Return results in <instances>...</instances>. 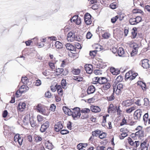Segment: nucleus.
<instances>
[{
  "label": "nucleus",
  "mask_w": 150,
  "mask_h": 150,
  "mask_svg": "<svg viewBox=\"0 0 150 150\" xmlns=\"http://www.w3.org/2000/svg\"><path fill=\"white\" fill-rule=\"evenodd\" d=\"M110 7L111 8L114 9L116 8L117 5L115 4L112 3L110 5Z\"/></svg>",
  "instance_id": "63"
},
{
  "label": "nucleus",
  "mask_w": 150,
  "mask_h": 150,
  "mask_svg": "<svg viewBox=\"0 0 150 150\" xmlns=\"http://www.w3.org/2000/svg\"><path fill=\"white\" fill-rule=\"evenodd\" d=\"M49 122L47 121H46L41 125L40 131L42 132H45L47 129L49 127Z\"/></svg>",
  "instance_id": "5"
},
{
  "label": "nucleus",
  "mask_w": 150,
  "mask_h": 150,
  "mask_svg": "<svg viewBox=\"0 0 150 150\" xmlns=\"http://www.w3.org/2000/svg\"><path fill=\"white\" fill-rule=\"evenodd\" d=\"M90 110L89 109L84 108L80 110V112L82 113L87 114L89 113Z\"/></svg>",
  "instance_id": "27"
},
{
  "label": "nucleus",
  "mask_w": 150,
  "mask_h": 150,
  "mask_svg": "<svg viewBox=\"0 0 150 150\" xmlns=\"http://www.w3.org/2000/svg\"><path fill=\"white\" fill-rule=\"evenodd\" d=\"M133 104L132 100H128L123 101L122 105L126 107L130 106Z\"/></svg>",
  "instance_id": "10"
},
{
  "label": "nucleus",
  "mask_w": 150,
  "mask_h": 150,
  "mask_svg": "<svg viewBox=\"0 0 150 150\" xmlns=\"http://www.w3.org/2000/svg\"><path fill=\"white\" fill-rule=\"evenodd\" d=\"M61 83L62 88L64 89L66 88V80L62 79L61 81Z\"/></svg>",
  "instance_id": "33"
},
{
  "label": "nucleus",
  "mask_w": 150,
  "mask_h": 150,
  "mask_svg": "<svg viewBox=\"0 0 150 150\" xmlns=\"http://www.w3.org/2000/svg\"><path fill=\"white\" fill-rule=\"evenodd\" d=\"M21 81L24 84H26L28 82V79L26 76L22 77Z\"/></svg>",
  "instance_id": "38"
},
{
  "label": "nucleus",
  "mask_w": 150,
  "mask_h": 150,
  "mask_svg": "<svg viewBox=\"0 0 150 150\" xmlns=\"http://www.w3.org/2000/svg\"><path fill=\"white\" fill-rule=\"evenodd\" d=\"M123 78L122 76L119 75L116 79V80L118 82H120L122 80Z\"/></svg>",
  "instance_id": "58"
},
{
  "label": "nucleus",
  "mask_w": 150,
  "mask_h": 150,
  "mask_svg": "<svg viewBox=\"0 0 150 150\" xmlns=\"http://www.w3.org/2000/svg\"><path fill=\"white\" fill-rule=\"evenodd\" d=\"M108 98V100L110 101L113 100L115 98V97L114 96V94L113 93H112L110 96H109Z\"/></svg>",
  "instance_id": "62"
},
{
  "label": "nucleus",
  "mask_w": 150,
  "mask_h": 150,
  "mask_svg": "<svg viewBox=\"0 0 150 150\" xmlns=\"http://www.w3.org/2000/svg\"><path fill=\"white\" fill-rule=\"evenodd\" d=\"M110 87V84L109 83L107 82L104 84L102 88L104 90H107Z\"/></svg>",
  "instance_id": "25"
},
{
  "label": "nucleus",
  "mask_w": 150,
  "mask_h": 150,
  "mask_svg": "<svg viewBox=\"0 0 150 150\" xmlns=\"http://www.w3.org/2000/svg\"><path fill=\"white\" fill-rule=\"evenodd\" d=\"M144 131L142 130V131H138L135 133L136 136L138 137H142L144 136Z\"/></svg>",
  "instance_id": "19"
},
{
  "label": "nucleus",
  "mask_w": 150,
  "mask_h": 150,
  "mask_svg": "<svg viewBox=\"0 0 150 150\" xmlns=\"http://www.w3.org/2000/svg\"><path fill=\"white\" fill-rule=\"evenodd\" d=\"M106 136V133L105 132H103L102 133H101L99 137L100 139H102L105 137Z\"/></svg>",
  "instance_id": "44"
},
{
  "label": "nucleus",
  "mask_w": 150,
  "mask_h": 150,
  "mask_svg": "<svg viewBox=\"0 0 150 150\" xmlns=\"http://www.w3.org/2000/svg\"><path fill=\"white\" fill-rule=\"evenodd\" d=\"M46 108L44 105L40 104H38L36 106V109L37 112L45 115L47 114L46 112Z\"/></svg>",
  "instance_id": "2"
},
{
  "label": "nucleus",
  "mask_w": 150,
  "mask_h": 150,
  "mask_svg": "<svg viewBox=\"0 0 150 150\" xmlns=\"http://www.w3.org/2000/svg\"><path fill=\"white\" fill-rule=\"evenodd\" d=\"M128 134L127 132H125L121 134L119 136V137L121 139H123L125 137H127Z\"/></svg>",
  "instance_id": "36"
},
{
  "label": "nucleus",
  "mask_w": 150,
  "mask_h": 150,
  "mask_svg": "<svg viewBox=\"0 0 150 150\" xmlns=\"http://www.w3.org/2000/svg\"><path fill=\"white\" fill-rule=\"evenodd\" d=\"M132 71H129L125 75V79H129L130 80V79L131 78V75H130V74H132Z\"/></svg>",
  "instance_id": "29"
},
{
  "label": "nucleus",
  "mask_w": 150,
  "mask_h": 150,
  "mask_svg": "<svg viewBox=\"0 0 150 150\" xmlns=\"http://www.w3.org/2000/svg\"><path fill=\"white\" fill-rule=\"evenodd\" d=\"M19 136V135L18 134L14 136V139L16 142H18Z\"/></svg>",
  "instance_id": "57"
},
{
  "label": "nucleus",
  "mask_w": 150,
  "mask_h": 150,
  "mask_svg": "<svg viewBox=\"0 0 150 150\" xmlns=\"http://www.w3.org/2000/svg\"><path fill=\"white\" fill-rule=\"evenodd\" d=\"M143 112L140 109L136 110L134 112V115L135 119L139 121L141 116Z\"/></svg>",
  "instance_id": "3"
},
{
  "label": "nucleus",
  "mask_w": 150,
  "mask_h": 150,
  "mask_svg": "<svg viewBox=\"0 0 150 150\" xmlns=\"http://www.w3.org/2000/svg\"><path fill=\"white\" fill-rule=\"evenodd\" d=\"M55 46L57 49H60L62 48L63 45L59 41H56L55 44Z\"/></svg>",
  "instance_id": "22"
},
{
  "label": "nucleus",
  "mask_w": 150,
  "mask_h": 150,
  "mask_svg": "<svg viewBox=\"0 0 150 150\" xmlns=\"http://www.w3.org/2000/svg\"><path fill=\"white\" fill-rule=\"evenodd\" d=\"M91 16L89 13H86L85 14L84 18L85 22L86 25H89L91 24Z\"/></svg>",
  "instance_id": "4"
},
{
  "label": "nucleus",
  "mask_w": 150,
  "mask_h": 150,
  "mask_svg": "<svg viewBox=\"0 0 150 150\" xmlns=\"http://www.w3.org/2000/svg\"><path fill=\"white\" fill-rule=\"evenodd\" d=\"M67 49L71 51H76V48L74 46L70 43H67L66 45Z\"/></svg>",
  "instance_id": "13"
},
{
  "label": "nucleus",
  "mask_w": 150,
  "mask_h": 150,
  "mask_svg": "<svg viewBox=\"0 0 150 150\" xmlns=\"http://www.w3.org/2000/svg\"><path fill=\"white\" fill-rule=\"evenodd\" d=\"M100 77H95L93 79V83L94 84H96L97 83H99V79Z\"/></svg>",
  "instance_id": "34"
},
{
  "label": "nucleus",
  "mask_w": 150,
  "mask_h": 150,
  "mask_svg": "<svg viewBox=\"0 0 150 150\" xmlns=\"http://www.w3.org/2000/svg\"><path fill=\"white\" fill-rule=\"evenodd\" d=\"M30 123L32 127H34L36 125V123L33 120L30 121Z\"/></svg>",
  "instance_id": "51"
},
{
  "label": "nucleus",
  "mask_w": 150,
  "mask_h": 150,
  "mask_svg": "<svg viewBox=\"0 0 150 150\" xmlns=\"http://www.w3.org/2000/svg\"><path fill=\"white\" fill-rule=\"evenodd\" d=\"M57 88L58 94L61 96H62L63 95V90L61 88V86L58 85V87Z\"/></svg>",
  "instance_id": "31"
},
{
  "label": "nucleus",
  "mask_w": 150,
  "mask_h": 150,
  "mask_svg": "<svg viewBox=\"0 0 150 150\" xmlns=\"http://www.w3.org/2000/svg\"><path fill=\"white\" fill-rule=\"evenodd\" d=\"M149 60L146 59H144L141 61L142 67L144 69H147L149 67Z\"/></svg>",
  "instance_id": "6"
},
{
  "label": "nucleus",
  "mask_w": 150,
  "mask_h": 150,
  "mask_svg": "<svg viewBox=\"0 0 150 150\" xmlns=\"http://www.w3.org/2000/svg\"><path fill=\"white\" fill-rule=\"evenodd\" d=\"M75 38L74 39V40L77 41L78 42L82 40V38L81 36L80 35H75V37L74 38Z\"/></svg>",
  "instance_id": "42"
},
{
  "label": "nucleus",
  "mask_w": 150,
  "mask_h": 150,
  "mask_svg": "<svg viewBox=\"0 0 150 150\" xmlns=\"http://www.w3.org/2000/svg\"><path fill=\"white\" fill-rule=\"evenodd\" d=\"M45 97L50 98L51 97V93L49 91H48L45 93Z\"/></svg>",
  "instance_id": "45"
},
{
  "label": "nucleus",
  "mask_w": 150,
  "mask_h": 150,
  "mask_svg": "<svg viewBox=\"0 0 150 150\" xmlns=\"http://www.w3.org/2000/svg\"><path fill=\"white\" fill-rule=\"evenodd\" d=\"M91 109L92 112L97 113L101 111L100 108L97 106L92 105L91 107Z\"/></svg>",
  "instance_id": "14"
},
{
  "label": "nucleus",
  "mask_w": 150,
  "mask_h": 150,
  "mask_svg": "<svg viewBox=\"0 0 150 150\" xmlns=\"http://www.w3.org/2000/svg\"><path fill=\"white\" fill-rule=\"evenodd\" d=\"M34 138L36 142H38L39 141H41L42 140L41 137H40L38 136H34Z\"/></svg>",
  "instance_id": "46"
},
{
  "label": "nucleus",
  "mask_w": 150,
  "mask_h": 150,
  "mask_svg": "<svg viewBox=\"0 0 150 150\" xmlns=\"http://www.w3.org/2000/svg\"><path fill=\"white\" fill-rule=\"evenodd\" d=\"M115 108H117L116 106L115 107L112 104H110L108 109V113H114L115 111Z\"/></svg>",
  "instance_id": "15"
},
{
  "label": "nucleus",
  "mask_w": 150,
  "mask_h": 150,
  "mask_svg": "<svg viewBox=\"0 0 150 150\" xmlns=\"http://www.w3.org/2000/svg\"><path fill=\"white\" fill-rule=\"evenodd\" d=\"M95 87L94 86L91 85L89 86L88 87L87 91V94L89 95L93 93L95 91Z\"/></svg>",
  "instance_id": "11"
},
{
  "label": "nucleus",
  "mask_w": 150,
  "mask_h": 150,
  "mask_svg": "<svg viewBox=\"0 0 150 150\" xmlns=\"http://www.w3.org/2000/svg\"><path fill=\"white\" fill-rule=\"evenodd\" d=\"M97 52V51L96 50L90 51L89 53L90 55L91 56H93V57H94L96 55Z\"/></svg>",
  "instance_id": "43"
},
{
  "label": "nucleus",
  "mask_w": 150,
  "mask_h": 150,
  "mask_svg": "<svg viewBox=\"0 0 150 150\" xmlns=\"http://www.w3.org/2000/svg\"><path fill=\"white\" fill-rule=\"evenodd\" d=\"M141 143L139 141H135V145L134 146V148L133 150H137V148L141 144Z\"/></svg>",
  "instance_id": "39"
},
{
  "label": "nucleus",
  "mask_w": 150,
  "mask_h": 150,
  "mask_svg": "<svg viewBox=\"0 0 150 150\" xmlns=\"http://www.w3.org/2000/svg\"><path fill=\"white\" fill-rule=\"evenodd\" d=\"M110 34L108 33H105L103 34L102 36L103 38L105 39H108L110 36Z\"/></svg>",
  "instance_id": "35"
},
{
  "label": "nucleus",
  "mask_w": 150,
  "mask_h": 150,
  "mask_svg": "<svg viewBox=\"0 0 150 150\" xmlns=\"http://www.w3.org/2000/svg\"><path fill=\"white\" fill-rule=\"evenodd\" d=\"M111 72L114 75H117L120 73V70L118 69H115L114 67H111L110 68Z\"/></svg>",
  "instance_id": "16"
},
{
  "label": "nucleus",
  "mask_w": 150,
  "mask_h": 150,
  "mask_svg": "<svg viewBox=\"0 0 150 150\" xmlns=\"http://www.w3.org/2000/svg\"><path fill=\"white\" fill-rule=\"evenodd\" d=\"M81 72V70L79 69H72L71 73L74 74L78 75Z\"/></svg>",
  "instance_id": "23"
},
{
  "label": "nucleus",
  "mask_w": 150,
  "mask_h": 150,
  "mask_svg": "<svg viewBox=\"0 0 150 150\" xmlns=\"http://www.w3.org/2000/svg\"><path fill=\"white\" fill-rule=\"evenodd\" d=\"M136 109V108L134 107H132L129 108L128 109H126V112L127 113H130L133 111L134 110Z\"/></svg>",
  "instance_id": "37"
},
{
  "label": "nucleus",
  "mask_w": 150,
  "mask_h": 150,
  "mask_svg": "<svg viewBox=\"0 0 150 150\" xmlns=\"http://www.w3.org/2000/svg\"><path fill=\"white\" fill-rule=\"evenodd\" d=\"M37 118L38 122H41L43 120V117L40 115H38L37 116Z\"/></svg>",
  "instance_id": "59"
},
{
  "label": "nucleus",
  "mask_w": 150,
  "mask_h": 150,
  "mask_svg": "<svg viewBox=\"0 0 150 150\" xmlns=\"http://www.w3.org/2000/svg\"><path fill=\"white\" fill-rule=\"evenodd\" d=\"M123 87V85L121 83H119L117 86L116 91L118 90L120 91L121 89H122Z\"/></svg>",
  "instance_id": "48"
},
{
  "label": "nucleus",
  "mask_w": 150,
  "mask_h": 150,
  "mask_svg": "<svg viewBox=\"0 0 150 150\" xmlns=\"http://www.w3.org/2000/svg\"><path fill=\"white\" fill-rule=\"evenodd\" d=\"M96 150H104L105 147L104 146H98L96 147Z\"/></svg>",
  "instance_id": "56"
},
{
  "label": "nucleus",
  "mask_w": 150,
  "mask_h": 150,
  "mask_svg": "<svg viewBox=\"0 0 150 150\" xmlns=\"http://www.w3.org/2000/svg\"><path fill=\"white\" fill-rule=\"evenodd\" d=\"M127 140L128 142L131 146H135V141L134 142L130 137H128Z\"/></svg>",
  "instance_id": "32"
},
{
  "label": "nucleus",
  "mask_w": 150,
  "mask_h": 150,
  "mask_svg": "<svg viewBox=\"0 0 150 150\" xmlns=\"http://www.w3.org/2000/svg\"><path fill=\"white\" fill-rule=\"evenodd\" d=\"M69 131L66 129H63L60 131V133L62 134H65L69 133Z\"/></svg>",
  "instance_id": "50"
},
{
  "label": "nucleus",
  "mask_w": 150,
  "mask_h": 150,
  "mask_svg": "<svg viewBox=\"0 0 150 150\" xmlns=\"http://www.w3.org/2000/svg\"><path fill=\"white\" fill-rule=\"evenodd\" d=\"M117 54L120 57H123L124 54V51L123 49L121 47H119L118 50Z\"/></svg>",
  "instance_id": "20"
},
{
  "label": "nucleus",
  "mask_w": 150,
  "mask_h": 150,
  "mask_svg": "<svg viewBox=\"0 0 150 150\" xmlns=\"http://www.w3.org/2000/svg\"><path fill=\"white\" fill-rule=\"evenodd\" d=\"M135 18L137 21L136 22L137 24L141 22L142 20V18L139 16H137Z\"/></svg>",
  "instance_id": "52"
},
{
  "label": "nucleus",
  "mask_w": 150,
  "mask_h": 150,
  "mask_svg": "<svg viewBox=\"0 0 150 150\" xmlns=\"http://www.w3.org/2000/svg\"><path fill=\"white\" fill-rule=\"evenodd\" d=\"M141 150H147L148 146L146 145V142L145 141L141 143L140 147Z\"/></svg>",
  "instance_id": "17"
},
{
  "label": "nucleus",
  "mask_w": 150,
  "mask_h": 150,
  "mask_svg": "<svg viewBox=\"0 0 150 150\" xmlns=\"http://www.w3.org/2000/svg\"><path fill=\"white\" fill-rule=\"evenodd\" d=\"M63 110L65 114L70 115L71 109H69L66 106H64L63 107Z\"/></svg>",
  "instance_id": "18"
},
{
  "label": "nucleus",
  "mask_w": 150,
  "mask_h": 150,
  "mask_svg": "<svg viewBox=\"0 0 150 150\" xmlns=\"http://www.w3.org/2000/svg\"><path fill=\"white\" fill-rule=\"evenodd\" d=\"M136 20L135 18H131L129 20V22L132 25H135L137 24Z\"/></svg>",
  "instance_id": "24"
},
{
  "label": "nucleus",
  "mask_w": 150,
  "mask_h": 150,
  "mask_svg": "<svg viewBox=\"0 0 150 150\" xmlns=\"http://www.w3.org/2000/svg\"><path fill=\"white\" fill-rule=\"evenodd\" d=\"M92 35L90 33V32H88L87 33L86 35V38L87 39H90L91 38Z\"/></svg>",
  "instance_id": "64"
},
{
  "label": "nucleus",
  "mask_w": 150,
  "mask_h": 150,
  "mask_svg": "<svg viewBox=\"0 0 150 150\" xmlns=\"http://www.w3.org/2000/svg\"><path fill=\"white\" fill-rule=\"evenodd\" d=\"M99 80V83L100 84H104L108 82L107 79L104 77H100Z\"/></svg>",
  "instance_id": "21"
},
{
  "label": "nucleus",
  "mask_w": 150,
  "mask_h": 150,
  "mask_svg": "<svg viewBox=\"0 0 150 150\" xmlns=\"http://www.w3.org/2000/svg\"><path fill=\"white\" fill-rule=\"evenodd\" d=\"M81 115L79 108L76 107L71 109L70 115H72L74 120H76L79 118Z\"/></svg>",
  "instance_id": "1"
},
{
  "label": "nucleus",
  "mask_w": 150,
  "mask_h": 150,
  "mask_svg": "<svg viewBox=\"0 0 150 150\" xmlns=\"http://www.w3.org/2000/svg\"><path fill=\"white\" fill-rule=\"evenodd\" d=\"M63 127V126L61 122H57V124L55 125L54 126V130L57 132H59L60 131Z\"/></svg>",
  "instance_id": "9"
},
{
  "label": "nucleus",
  "mask_w": 150,
  "mask_h": 150,
  "mask_svg": "<svg viewBox=\"0 0 150 150\" xmlns=\"http://www.w3.org/2000/svg\"><path fill=\"white\" fill-rule=\"evenodd\" d=\"M23 140V138L22 137H20L19 136L18 143L20 145H22Z\"/></svg>",
  "instance_id": "53"
},
{
  "label": "nucleus",
  "mask_w": 150,
  "mask_h": 150,
  "mask_svg": "<svg viewBox=\"0 0 150 150\" xmlns=\"http://www.w3.org/2000/svg\"><path fill=\"white\" fill-rule=\"evenodd\" d=\"M8 115V112L7 110H4L2 113V116L4 118H5Z\"/></svg>",
  "instance_id": "61"
},
{
  "label": "nucleus",
  "mask_w": 150,
  "mask_h": 150,
  "mask_svg": "<svg viewBox=\"0 0 150 150\" xmlns=\"http://www.w3.org/2000/svg\"><path fill=\"white\" fill-rule=\"evenodd\" d=\"M119 16L118 15L116 16L111 19V22L112 23H115L117 20L119 18Z\"/></svg>",
  "instance_id": "41"
},
{
  "label": "nucleus",
  "mask_w": 150,
  "mask_h": 150,
  "mask_svg": "<svg viewBox=\"0 0 150 150\" xmlns=\"http://www.w3.org/2000/svg\"><path fill=\"white\" fill-rule=\"evenodd\" d=\"M85 70L87 73L89 74H91L93 71V67L91 64H86L85 66Z\"/></svg>",
  "instance_id": "8"
},
{
  "label": "nucleus",
  "mask_w": 150,
  "mask_h": 150,
  "mask_svg": "<svg viewBox=\"0 0 150 150\" xmlns=\"http://www.w3.org/2000/svg\"><path fill=\"white\" fill-rule=\"evenodd\" d=\"M41 81L40 79H38L35 82V85L36 86H39L41 84Z\"/></svg>",
  "instance_id": "47"
},
{
  "label": "nucleus",
  "mask_w": 150,
  "mask_h": 150,
  "mask_svg": "<svg viewBox=\"0 0 150 150\" xmlns=\"http://www.w3.org/2000/svg\"><path fill=\"white\" fill-rule=\"evenodd\" d=\"M25 106L26 104L25 103H20L18 105L17 109L21 111H23V109L25 108Z\"/></svg>",
  "instance_id": "12"
},
{
  "label": "nucleus",
  "mask_w": 150,
  "mask_h": 150,
  "mask_svg": "<svg viewBox=\"0 0 150 150\" xmlns=\"http://www.w3.org/2000/svg\"><path fill=\"white\" fill-rule=\"evenodd\" d=\"M75 33L70 32L67 35V40L68 41H70V42H72L74 41V38L75 37Z\"/></svg>",
  "instance_id": "7"
},
{
  "label": "nucleus",
  "mask_w": 150,
  "mask_h": 150,
  "mask_svg": "<svg viewBox=\"0 0 150 150\" xmlns=\"http://www.w3.org/2000/svg\"><path fill=\"white\" fill-rule=\"evenodd\" d=\"M45 145L47 148L49 150H51L53 148V145L52 143L49 142L48 141V143H46Z\"/></svg>",
  "instance_id": "30"
},
{
  "label": "nucleus",
  "mask_w": 150,
  "mask_h": 150,
  "mask_svg": "<svg viewBox=\"0 0 150 150\" xmlns=\"http://www.w3.org/2000/svg\"><path fill=\"white\" fill-rule=\"evenodd\" d=\"M118 50L117 48L115 47L112 48L111 50L112 51L114 54H117Z\"/></svg>",
  "instance_id": "55"
},
{
  "label": "nucleus",
  "mask_w": 150,
  "mask_h": 150,
  "mask_svg": "<svg viewBox=\"0 0 150 150\" xmlns=\"http://www.w3.org/2000/svg\"><path fill=\"white\" fill-rule=\"evenodd\" d=\"M64 69L62 68H58L56 69V72L57 73V75H59L63 71Z\"/></svg>",
  "instance_id": "40"
},
{
  "label": "nucleus",
  "mask_w": 150,
  "mask_h": 150,
  "mask_svg": "<svg viewBox=\"0 0 150 150\" xmlns=\"http://www.w3.org/2000/svg\"><path fill=\"white\" fill-rule=\"evenodd\" d=\"M144 100V105L145 106H147L149 104V103L148 99L146 98H145Z\"/></svg>",
  "instance_id": "54"
},
{
  "label": "nucleus",
  "mask_w": 150,
  "mask_h": 150,
  "mask_svg": "<svg viewBox=\"0 0 150 150\" xmlns=\"http://www.w3.org/2000/svg\"><path fill=\"white\" fill-rule=\"evenodd\" d=\"M73 79L74 80H76L78 82L82 81L83 80V77L80 76H74Z\"/></svg>",
  "instance_id": "28"
},
{
  "label": "nucleus",
  "mask_w": 150,
  "mask_h": 150,
  "mask_svg": "<svg viewBox=\"0 0 150 150\" xmlns=\"http://www.w3.org/2000/svg\"><path fill=\"white\" fill-rule=\"evenodd\" d=\"M137 75L138 74L137 73L133 74L132 73V74H131V78L130 79V80H132L134 79Z\"/></svg>",
  "instance_id": "49"
},
{
  "label": "nucleus",
  "mask_w": 150,
  "mask_h": 150,
  "mask_svg": "<svg viewBox=\"0 0 150 150\" xmlns=\"http://www.w3.org/2000/svg\"><path fill=\"white\" fill-rule=\"evenodd\" d=\"M94 72L96 75H99L102 74L101 71L98 69L94 70Z\"/></svg>",
  "instance_id": "60"
},
{
  "label": "nucleus",
  "mask_w": 150,
  "mask_h": 150,
  "mask_svg": "<svg viewBox=\"0 0 150 150\" xmlns=\"http://www.w3.org/2000/svg\"><path fill=\"white\" fill-rule=\"evenodd\" d=\"M101 132L100 130L99 129H97L92 132V135L93 136L97 137L98 135H100Z\"/></svg>",
  "instance_id": "26"
}]
</instances>
